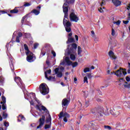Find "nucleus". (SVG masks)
<instances>
[{
  "label": "nucleus",
  "mask_w": 130,
  "mask_h": 130,
  "mask_svg": "<svg viewBox=\"0 0 130 130\" xmlns=\"http://www.w3.org/2000/svg\"><path fill=\"white\" fill-rule=\"evenodd\" d=\"M64 1L65 3H64L62 6L63 12L64 14V18H67V17H69V5H74L75 4V0H70V1L68 0Z\"/></svg>",
  "instance_id": "nucleus-1"
},
{
  "label": "nucleus",
  "mask_w": 130,
  "mask_h": 130,
  "mask_svg": "<svg viewBox=\"0 0 130 130\" xmlns=\"http://www.w3.org/2000/svg\"><path fill=\"white\" fill-rule=\"evenodd\" d=\"M91 112L92 114L97 113L99 116H103V114H104V108L102 107H95L91 109Z\"/></svg>",
  "instance_id": "nucleus-2"
},
{
  "label": "nucleus",
  "mask_w": 130,
  "mask_h": 130,
  "mask_svg": "<svg viewBox=\"0 0 130 130\" xmlns=\"http://www.w3.org/2000/svg\"><path fill=\"white\" fill-rule=\"evenodd\" d=\"M70 46H71L70 48ZM78 47V45L76 43H73L68 45V48H67V52H66V55H70L71 53H75L76 50H77V48Z\"/></svg>",
  "instance_id": "nucleus-3"
},
{
  "label": "nucleus",
  "mask_w": 130,
  "mask_h": 130,
  "mask_svg": "<svg viewBox=\"0 0 130 130\" xmlns=\"http://www.w3.org/2000/svg\"><path fill=\"white\" fill-rule=\"evenodd\" d=\"M39 90L42 95H47L49 93V89L46 88V84L44 83L40 84Z\"/></svg>",
  "instance_id": "nucleus-4"
},
{
  "label": "nucleus",
  "mask_w": 130,
  "mask_h": 130,
  "mask_svg": "<svg viewBox=\"0 0 130 130\" xmlns=\"http://www.w3.org/2000/svg\"><path fill=\"white\" fill-rule=\"evenodd\" d=\"M69 18L71 22H75V23H77L78 21H79V16L76 14L74 9H71V12L69 15Z\"/></svg>",
  "instance_id": "nucleus-5"
},
{
  "label": "nucleus",
  "mask_w": 130,
  "mask_h": 130,
  "mask_svg": "<svg viewBox=\"0 0 130 130\" xmlns=\"http://www.w3.org/2000/svg\"><path fill=\"white\" fill-rule=\"evenodd\" d=\"M62 117H64L63 119V122H68V118H70V117H71V115H70V114L67 112L63 113V112L61 111L59 113V118H62Z\"/></svg>",
  "instance_id": "nucleus-6"
},
{
  "label": "nucleus",
  "mask_w": 130,
  "mask_h": 130,
  "mask_svg": "<svg viewBox=\"0 0 130 130\" xmlns=\"http://www.w3.org/2000/svg\"><path fill=\"white\" fill-rule=\"evenodd\" d=\"M14 81L17 84L18 86L21 88V89H25V84H24V83H23L21 78L16 77L15 78Z\"/></svg>",
  "instance_id": "nucleus-7"
},
{
  "label": "nucleus",
  "mask_w": 130,
  "mask_h": 130,
  "mask_svg": "<svg viewBox=\"0 0 130 130\" xmlns=\"http://www.w3.org/2000/svg\"><path fill=\"white\" fill-rule=\"evenodd\" d=\"M89 126L91 130L99 129V125H98V121H92L89 123Z\"/></svg>",
  "instance_id": "nucleus-8"
},
{
  "label": "nucleus",
  "mask_w": 130,
  "mask_h": 130,
  "mask_svg": "<svg viewBox=\"0 0 130 130\" xmlns=\"http://www.w3.org/2000/svg\"><path fill=\"white\" fill-rule=\"evenodd\" d=\"M127 73L126 71H123V69L120 68L119 70H117L115 73V75L117 76V77H123V76H125Z\"/></svg>",
  "instance_id": "nucleus-9"
},
{
  "label": "nucleus",
  "mask_w": 130,
  "mask_h": 130,
  "mask_svg": "<svg viewBox=\"0 0 130 130\" xmlns=\"http://www.w3.org/2000/svg\"><path fill=\"white\" fill-rule=\"evenodd\" d=\"M39 125L37 126V128H41L45 123V116L42 115V117L39 119Z\"/></svg>",
  "instance_id": "nucleus-10"
},
{
  "label": "nucleus",
  "mask_w": 130,
  "mask_h": 130,
  "mask_svg": "<svg viewBox=\"0 0 130 130\" xmlns=\"http://www.w3.org/2000/svg\"><path fill=\"white\" fill-rule=\"evenodd\" d=\"M41 10V5H39L37 7V9H33L29 13V15L30 14H34L36 16H38L39 14H40V11Z\"/></svg>",
  "instance_id": "nucleus-11"
},
{
  "label": "nucleus",
  "mask_w": 130,
  "mask_h": 130,
  "mask_svg": "<svg viewBox=\"0 0 130 130\" xmlns=\"http://www.w3.org/2000/svg\"><path fill=\"white\" fill-rule=\"evenodd\" d=\"M26 55V60L28 62H33V61L35 60V58L34 59V54H33V53H29V54Z\"/></svg>",
  "instance_id": "nucleus-12"
},
{
  "label": "nucleus",
  "mask_w": 130,
  "mask_h": 130,
  "mask_svg": "<svg viewBox=\"0 0 130 130\" xmlns=\"http://www.w3.org/2000/svg\"><path fill=\"white\" fill-rule=\"evenodd\" d=\"M70 102H71V100H68L67 98H64L62 100V106L63 107H68L69 106V104H70Z\"/></svg>",
  "instance_id": "nucleus-13"
},
{
  "label": "nucleus",
  "mask_w": 130,
  "mask_h": 130,
  "mask_svg": "<svg viewBox=\"0 0 130 130\" xmlns=\"http://www.w3.org/2000/svg\"><path fill=\"white\" fill-rule=\"evenodd\" d=\"M72 26V23L70 21H68L66 23V25H64L65 27L66 31H67L68 33L72 31V28L71 26Z\"/></svg>",
  "instance_id": "nucleus-14"
},
{
  "label": "nucleus",
  "mask_w": 130,
  "mask_h": 130,
  "mask_svg": "<svg viewBox=\"0 0 130 130\" xmlns=\"http://www.w3.org/2000/svg\"><path fill=\"white\" fill-rule=\"evenodd\" d=\"M55 74L57 75L58 78H61L62 77V73L61 72H59V69L58 68L55 69Z\"/></svg>",
  "instance_id": "nucleus-15"
},
{
  "label": "nucleus",
  "mask_w": 130,
  "mask_h": 130,
  "mask_svg": "<svg viewBox=\"0 0 130 130\" xmlns=\"http://www.w3.org/2000/svg\"><path fill=\"white\" fill-rule=\"evenodd\" d=\"M112 3L115 7H119V6H121V1L119 0H112Z\"/></svg>",
  "instance_id": "nucleus-16"
},
{
  "label": "nucleus",
  "mask_w": 130,
  "mask_h": 130,
  "mask_svg": "<svg viewBox=\"0 0 130 130\" xmlns=\"http://www.w3.org/2000/svg\"><path fill=\"white\" fill-rule=\"evenodd\" d=\"M46 115L47 116L45 120L46 123H50L51 124V116H50V114L49 113V114H47Z\"/></svg>",
  "instance_id": "nucleus-17"
},
{
  "label": "nucleus",
  "mask_w": 130,
  "mask_h": 130,
  "mask_svg": "<svg viewBox=\"0 0 130 130\" xmlns=\"http://www.w3.org/2000/svg\"><path fill=\"white\" fill-rule=\"evenodd\" d=\"M5 14H7L9 17H12V14H10V11L7 10H0V16L1 15H4Z\"/></svg>",
  "instance_id": "nucleus-18"
},
{
  "label": "nucleus",
  "mask_w": 130,
  "mask_h": 130,
  "mask_svg": "<svg viewBox=\"0 0 130 130\" xmlns=\"http://www.w3.org/2000/svg\"><path fill=\"white\" fill-rule=\"evenodd\" d=\"M109 55L110 56V57H111V58H112V59H116L117 57L115 56V55H114V53L113 52V51H112V50H110L109 52Z\"/></svg>",
  "instance_id": "nucleus-19"
},
{
  "label": "nucleus",
  "mask_w": 130,
  "mask_h": 130,
  "mask_svg": "<svg viewBox=\"0 0 130 130\" xmlns=\"http://www.w3.org/2000/svg\"><path fill=\"white\" fill-rule=\"evenodd\" d=\"M19 7H15L14 9L10 10L9 13L11 14H18L19 13Z\"/></svg>",
  "instance_id": "nucleus-20"
},
{
  "label": "nucleus",
  "mask_w": 130,
  "mask_h": 130,
  "mask_svg": "<svg viewBox=\"0 0 130 130\" xmlns=\"http://www.w3.org/2000/svg\"><path fill=\"white\" fill-rule=\"evenodd\" d=\"M76 41H75V39L73 37H68V41H67V44H69L70 43H75Z\"/></svg>",
  "instance_id": "nucleus-21"
},
{
  "label": "nucleus",
  "mask_w": 130,
  "mask_h": 130,
  "mask_svg": "<svg viewBox=\"0 0 130 130\" xmlns=\"http://www.w3.org/2000/svg\"><path fill=\"white\" fill-rule=\"evenodd\" d=\"M65 61L67 63V66H72L73 61L70 60V57H66Z\"/></svg>",
  "instance_id": "nucleus-22"
},
{
  "label": "nucleus",
  "mask_w": 130,
  "mask_h": 130,
  "mask_svg": "<svg viewBox=\"0 0 130 130\" xmlns=\"http://www.w3.org/2000/svg\"><path fill=\"white\" fill-rule=\"evenodd\" d=\"M24 47L25 50L26 51L25 52V54H26V55H28V54H29V53H31L30 50H29V47H28V46L27 45V44H24Z\"/></svg>",
  "instance_id": "nucleus-23"
},
{
  "label": "nucleus",
  "mask_w": 130,
  "mask_h": 130,
  "mask_svg": "<svg viewBox=\"0 0 130 130\" xmlns=\"http://www.w3.org/2000/svg\"><path fill=\"white\" fill-rule=\"evenodd\" d=\"M30 17H31L30 16V14H27L25 15L24 16H23L21 19L22 25H23L24 24V21H25V19H26V18H30Z\"/></svg>",
  "instance_id": "nucleus-24"
},
{
  "label": "nucleus",
  "mask_w": 130,
  "mask_h": 130,
  "mask_svg": "<svg viewBox=\"0 0 130 130\" xmlns=\"http://www.w3.org/2000/svg\"><path fill=\"white\" fill-rule=\"evenodd\" d=\"M41 107L42 108V110L44 111V112L46 113V114H48L49 113V111H48V110H47L46 107H45L44 106L42 105L41 106Z\"/></svg>",
  "instance_id": "nucleus-25"
},
{
  "label": "nucleus",
  "mask_w": 130,
  "mask_h": 130,
  "mask_svg": "<svg viewBox=\"0 0 130 130\" xmlns=\"http://www.w3.org/2000/svg\"><path fill=\"white\" fill-rule=\"evenodd\" d=\"M110 113L111 114H112V115H113L115 117H117V116H118L119 115V112H117L114 113V112H113V110H110Z\"/></svg>",
  "instance_id": "nucleus-26"
},
{
  "label": "nucleus",
  "mask_w": 130,
  "mask_h": 130,
  "mask_svg": "<svg viewBox=\"0 0 130 130\" xmlns=\"http://www.w3.org/2000/svg\"><path fill=\"white\" fill-rule=\"evenodd\" d=\"M68 20H69L68 17H64V18L63 19V24L64 26L67 25V23H68V22H69V21H68Z\"/></svg>",
  "instance_id": "nucleus-27"
},
{
  "label": "nucleus",
  "mask_w": 130,
  "mask_h": 130,
  "mask_svg": "<svg viewBox=\"0 0 130 130\" xmlns=\"http://www.w3.org/2000/svg\"><path fill=\"white\" fill-rule=\"evenodd\" d=\"M23 37L24 38H26V39L31 38V34L24 32Z\"/></svg>",
  "instance_id": "nucleus-28"
},
{
  "label": "nucleus",
  "mask_w": 130,
  "mask_h": 130,
  "mask_svg": "<svg viewBox=\"0 0 130 130\" xmlns=\"http://www.w3.org/2000/svg\"><path fill=\"white\" fill-rule=\"evenodd\" d=\"M70 55L71 60H73V61H74V60H76V56L75 55V54L71 53Z\"/></svg>",
  "instance_id": "nucleus-29"
},
{
  "label": "nucleus",
  "mask_w": 130,
  "mask_h": 130,
  "mask_svg": "<svg viewBox=\"0 0 130 130\" xmlns=\"http://www.w3.org/2000/svg\"><path fill=\"white\" fill-rule=\"evenodd\" d=\"M45 77L46 79H47L49 81H51V78L52 77V76H49L48 77V76L47 75V72H45Z\"/></svg>",
  "instance_id": "nucleus-30"
},
{
  "label": "nucleus",
  "mask_w": 130,
  "mask_h": 130,
  "mask_svg": "<svg viewBox=\"0 0 130 130\" xmlns=\"http://www.w3.org/2000/svg\"><path fill=\"white\" fill-rule=\"evenodd\" d=\"M2 99L3 102H1V104H6V97H5V96H4V95H2Z\"/></svg>",
  "instance_id": "nucleus-31"
},
{
  "label": "nucleus",
  "mask_w": 130,
  "mask_h": 130,
  "mask_svg": "<svg viewBox=\"0 0 130 130\" xmlns=\"http://www.w3.org/2000/svg\"><path fill=\"white\" fill-rule=\"evenodd\" d=\"M2 117L4 119H6V118H8V113H6L5 111L3 112Z\"/></svg>",
  "instance_id": "nucleus-32"
},
{
  "label": "nucleus",
  "mask_w": 130,
  "mask_h": 130,
  "mask_svg": "<svg viewBox=\"0 0 130 130\" xmlns=\"http://www.w3.org/2000/svg\"><path fill=\"white\" fill-rule=\"evenodd\" d=\"M78 55H80L81 54V53H82V48H81V47L80 46H79L78 47Z\"/></svg>",
  "instance_id": "nucleus-33"
},
{
  "label": "nucleus",
  "mask_w": 130,
  "mask_h": 130,
  "mask_svg": "<svg viewBox=\"0 0 130 130\" xmlns=\"http://www.w3.org/2000/svg\"><path fill=\"white\" fill-rule=\"evenodd\" d=\"M51 127V124L49 123L45 125L44 128L45 129H47V128H50Z\"/></svg>",
  "instance_id": "nucleus-34"
},
{
  "label": "nucleus",
  "mask_w": 130,
  "mask_h": 130,
  "mask_svg": "<svg viewBox=\"0 0 130 130\" xmlns=\"http://www.w3.org/2000/svg\"><path fill=\"white\" fill-rule=\"evenodd\" d=\"M72 66L73 68H76L77 67H78V62L76 61L74 62H72V64L71 65Z\"/></svg>",
  "instance_id": "nucleus-35"
},
{
  "label": "nucleus",
  "mask_w": 130,
  "mask_h": 130,
  "mask_svg": "<svg viewBox=\"0 0 130 130\" xmlns=\"http://www.w3.org/2000/svg\"><path fill=\"white\" fill-rule=\"evenodd\" d=\"M10 67L11 68V70L12 72H14V64H13V62H11V63L10 64Z\"/></svg>",
  "instance_id": "nucleus-36"
},
{
  "label": "nucleus",
  "mask_w": 130,
  "mask_h": 130,
  "mask_svg": "<svg viewBox=\"0 0 130 130\" xmlns=\"http://www.w3.org/2000/svg\"><path fill=\"white\" fill-rule=\"evenodd\" d=\"M120 23H121V21L119 20L117 21L114 22V24H116L117 26H119V25H120Z\"/></svg>",
  "instance_id": "nucleus-37"
},
{
  "label": "nucleus",
  "mask_w": 130,
  "mask_h": 130,
  "mask_svg": "<svg viewBox=\"0 0 130 130\" xmlns=\"http://www.w3.org/2000/svg\"><path fill=\"white\" fill-rule=\"evenodd\" d=\"M2 104L3 110H6V109H7V105H5V104Z\"/></svg>",
  "instance_id": "nucleus-38"
},
{
  "label": "nucleus",
  "mask_w": 130,
  "mask_h": 130,
  "mask_svg": "<svg viewBox=\"0 0 130 130\" xmlns=\"http://www.w3.org/2000/svg\"><path fill=\"white\" fill-rule=\"evenodd\" d=\"M104 128L106 129H109V130H110L112 129L111 128V126H109V125H105L104 126Z\"/></svg>",
  "instance_id": "nucleus-39"
},
{
  "label": "nucleus",
  "mask_w": 130,
  "mask_h": 130,
  "mask_svg": "<svg viewBox=\"0 0 130 130\" xmlns=\"http://www.w3.org/2000/svg\"><path fill=\"white\" fill-rule=\"evenodd\" d=\"M88 72H90V68H85L84 69V73H88Z\"/></svg>",
  "instance_id": "nucleus-40"
},
{
  "label": "nucleus",
  "mask_w": 130,
  "mask_h": 130,
  "mask_svg": "<svg viewBox=\"0 0 130 130\" xmlns=\"http://www.w3.org/2000/svg\"><path fill=\"white\" fill-rule=\"evenodd\" d=\"M103 9H105V8L100 7V9H99V12H100V13H104V11H103Z\"/></svg>",
  "instance_id": "nucleus-41"
},
{
  "label": "nucleus",
  "mask_w": 130,
  "mask_h": 130,
  "mask_svg": "<svg viewBox=\"0 0 130 130\" xmlns=\"http://www.w3.org/2000/svg\"><path fill=\"white\" fill-rule=\"evenodd\" d=\"M124 88H127V89H130V84H123Z\"/></svg>",
  "instance_id": "nucleus-42"
},
{
  "label": "nucleus",
  "mask_w": 130,
  "mask_h": 130,
  "mask_svg": "<svg viewBox=\"0 0 130 130\" xmlns=\"http://www.w3.org/2000/svg\"><path fill=\"white\" fill-rule=\"evenodd\" d=\"M5 81V79L4 78L0 77V84H4V81Z\"/></svg>",
  "instance_id": "nucleus-43"
},
{
  "label": "nucleus",
  "mask_w": 130,
  "mask_h": 130,
  "mask_svg": "<svg viewBox=\"0 0 130 130\" xmlns=\"http://www.w3.org/2000/svg\"><path fill=\"white\" fill-rule=\"evenodd\" d=\"M84 83H87L88 84V78H87V76H85L84 77Z\"/></svg>",
  "instance_id": "nucleus-44"
},
{
  "label": "nucleus",
  "mask_w": 130,
  "mask_h": 130,
  "mask_svg": "<svg viewBox=\"0 0 130 130\" xmlns=\"http://www.w3.org/2000/svg\"><path fill=\"white\" fill-rule=\"evenodd\" d=\"M31 5H32L31 3H25L24 4V7H30V6H31Z\"/></svg>",
  "instance_id": "nucleus-45"
},
{
  "label": "nucleus",
  "mask_w": 130,
  "mask_h": 130,
  "mask_svg": "<svg viewBox=\"0 0 130 130\" xmlns=\"http://www.w3.org/2000/svg\"><path fill=\"white\" fill-rule=\"evenodd\" d=\"M51 54L53 55V56L54 57H55L56 56V53L53 50L51 51Z\"/></svg>",
  "instance_id": "nucleus-46"
},
{
  "label": "nucleus",
  "mask_w": 130,
  "mask_h": 130,
  "mask_svg": "<svg viewBox=\"0 0 130 130\" xmlns=\"http://www.w3.org/2000/svg\"><path fill=\"white\" fill-rule=\"evenodd\" d=\"M39 45V44H38V43L34 44V49H36V48H37V47H38Z\"/></svg>",
  "instance_id": "nucleus-47"
},
{
  "label": "nucleus",
  "mask_w": 130,
  "mask_h": 130,
  "mask_svg": "<svg viewBox=\"0 0 130 130\" xmlns=\"http://www.w3.org/2000/svg\"><path fill=\"white\" fill-rule=\"evenodd\" d=\"M19 117H21V119H22V120H25L26 119L25 118V117H24L23 115H19Z\"/></svg>",
  "instance_id": "nucleus-48"
},
{
  "label": "nucleus",
  "mask_w": 130,
  "mask_h": 130,
  "mask_svg": "<svg viewBox=\"0 0 130 130\" xmlns=\"http://www.w3.org/2000/svg\"><path fill=\"white\" fill-rule=\"evenodd\" d=\"M35 107L37 110H40V111L41 110V109H40V106L37 105Z\"/></svg>",
  "instance_id": "nucleus-49"
},
{
  "label": "nucleus",
  "mask_w": 130,
  "mask_h": 130,
  "mask_svg": "<svg viewBox=\"0 0 130 130\" xmlns=\"http://www.w3.org/2000/svg\"><path fill=\"white\" fill-rule=\"evenodd\" d=\"M112 36H114L115 35V30H114V29L112 28Z\"/></svg>",
  "instance_id": "nucleus-50"
},
{
  "label": "nucleus",
  "mask_w": 130,
  "mask_h": 130,
  "mask_svg": "<svg viewBox=\"0 0 130 130\" xmlns=\"http://www.w3.org/2000/svg\"><path fill=\"white\" fill-rule=\"evenodd\" d=\"M89 105H90V104H89V101H86L85 106L86 107H88Z\"/></svg>",
  "instance_id": "nucleus-51"
},
{
  "label": "nucleus",
  "mask_w": 130,
  "mask_h": 130,
  "mask_svg": "<svg viewBox=\"0 0 130 130\" xmlns=\"http://www.w3.org/2000/svg\"><path fill=\"white\" fill-rule=\"evenodd\" d=\"M16 42H17V43H20V38L19 37H16Z\"/></svg>",
  "instance_id": "nucleus-52"
},
{
  "label": "nucleus",
  "mask_w": 130,
  "mask_h": 130,
  "mask_svg": "<svg viewBox=\"0 0 130 130\" xmlns=\"http://www.w3.org/2000/svg\"><path fill=\"white\" fill-rule=\"evenodd\" d=\"M22 36H23V34H22L21 32H19L17 37H19L20 38V37H22Z\"/></svg>",
  "instance_id": "nucleus-53"
},
{
  "label": "nucleus",
  "mask_w": 130,
  "mask_h": 130,
  "mask_svg": "<svg viewBox=\"0 0 130 130\" xmlns=\"http://www.w3.org/2000/svg\"><path fill=\"white\" fill-rule=\"evenodd\" d=\"M46 53V52H42V51H41L40 56H41V55H42V56H44V55H45Z\"/></svg>",
  "instance_id": "nucleus-54"
},
{
  "label": "nucleus",
  "mask_w": 130,
  "mask_h": 130,
  "mask_svg": "<svg viewBox=\"0 0 130 130\" xmlns=\"http://www.w3.org/2000/svg\"><path fill=\"white\" fill-rule=\"evenodd\" d=\"M125 80H126V82H129L130 81V78H129V77L126 76L125 77Z\"/></svg>",
  "instance_id": "nucleus-55"
},
{
  "label": "nucleus",
  "mask_w": 130,
  "mask_h": 130,
  "mask_svg": "<svg viewBox=\"0 0 130 130\" xmlns=\"http://www.w3.org/2000/svg\"><path fill=\"white\" fill-rule=\"evenodd\" d=\"M87 78H88V79H91L92 78V75H91V74L88 73L87 74Z\"/></svg>",
  "instance_id": "nucleus-56"
},
{
  "label": "nucleus",
  "mask_w": 130,
  "mask_h": 130,
  "mask_svg": "<svg viewBox=\"0 0 130 130\" xmlns=\"http://www.w3.org/2000/svg\"><path fill=\"white\" fill-rule=\"evenodd\" d=\"M128 20H123V24H125V25L128 24Z\"/></svg>",
  "instance_id": "nucleus-57"
},
{
  "label": "nucleus",
  "mask_w": 130,
  "mask_h": 130,
  "mask_svg": "<svg viewBox=\"0 0 130 130\" xmlns=\"http://www.w3.org/2000/svg\"><path fill=\"white\" fill-rule=\"evenodd\" d=\"M46 73H47V74H49V75H50V74H51V70H47V71H46Z\"/></svg>",
  "instance_id": "nucleus-58"
},
{
  "label": "nucleus",
  "mask_w": 130,
  "mask_h": 130,
  "mask_svg": "<svg viewBox=\"0 0 130 130\" xmlns=\"http://www.w3.org/2000/svg\"><path fill=\"white\" fill-rule=\"evenodd\" d=\"M75 37L76 41H78V40H79V37L78 36V35H75Z\"/></svg>",
  "instance_id": "nucleus-59"
},
{
  "label": "nucleus",
  "mask_w": 130,
  "mask_h": 130,
  "mask_svg": "<svg viewBox=\"0 0 130 130\" xmlns=\"http://www.w3.org/2000/svg\"><path fill=\"white\" fill-rule=\"evenodd\" d=\"M51 81H52L53 82H55V77L52 76V78H51Z\"/></svg>",
  "instance_id": "nucleus-60"
},
{
  "label": "nucleus",
  "mask_w": 130,
  "mask_h": 130,
  "mask_svg": "<svg viewBox=\"0 0 130 130\" xmlns=\"http://www.w3.org/2000/svg\"><path fill=\"white\" fill-rule=\"evenodd\" d=\"M46 64L48 65V66H49V64H50V62H49V61L48 60H47L46 61Z\"/></svg>",
  "instance_id": "nucleus-61"
},
{
  "label": "nucleus",
  "mask_w": 130,
  "mask_h": 130,
  "mask_svg": "<svg viewBox=\"0 0 130 130\" xmlns=\"http://www.w3.org/2000/svg\"><path fill=\"white\" fill-rule=\"evenodd\" d=\"M10 45V43H8L6 45V47L7 49H9V46Z\"/></svg>",
  "instance_id": "nucleus-62"
},
{
  "label": "nucleus",
  "mask_w": 130,
  "mask_h": 130,
  "mask_svg": "<svg viewBox=\"0 0 130 130\" xmlns=\"http://www.w3.org/2000/svg\"><path fill=\"white\" fill-rule=\"evenodd\" d=\"M4 125H5V126H8L9 125V123L7 122H5L4 123Z\"/></svg>",
  "instance_id": "nucleus-63"
},
{
  "label": "nucleus",
  "mask_w": 130,
  "mask_h": 130,
  "mask_svg": "<svg viewBox=\"0 0 130 130\" xmlns=\"http://www.w3.org/2000/svg\"><path fill=\"white\" fill-rule=\"evenodd\" d=\"M127 20H128V21H130V13H129L128 14Z\"/></svg>",
  "instance_id": "nucleus-64"
}]
</instances>
